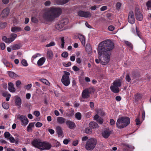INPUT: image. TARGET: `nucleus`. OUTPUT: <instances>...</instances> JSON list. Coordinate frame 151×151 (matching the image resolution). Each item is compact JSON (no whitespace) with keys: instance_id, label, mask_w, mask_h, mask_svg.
<instances>
[{"instance_id":"obj_16","label":"nucleus","mask_w":151,"mask_h":151,"mask_svg":"<svg viewBox=\"0 0 151 151\" xmlns=\"http://www.w3.org/2000/svg\"><path fill=\"white\" fill-rule=\"evenodd\" d=\"M111 133V131L109 129H107L102 132V136L104 138H107L109 137Z\"/></svg>"},{"instance_id":"obj_56","label":"nucleus","mask_w":151,"mask_h":151,"mask_svg":"<svg viewBox=\"0 0 151 151\" xmlns=\"http://www.w3.org/2000/svg\"><path fill=\"white\" fill-rule=\"evenodd\" d=\"M9 141L11 143H13L15 142V139L12 136L10 137L9 138Z\"/></svg>"},{"instance_id":"obj_36","label":"nucleus","mask_w":151,"mask_h":151,"mask_svg":"<svg viewBox=\"0 0 151 151\" xmlns=\"http://www.w3.org/2000/svg\"><path fill=\"white\" fill-rule=\"evenodd\" d=\"M122 145L124 146L125 147H127L128 148V150H132L134 149V147L131 145H129L123 144H122Z\"/></svg>"},{"instance_id":"obj_49","label":"nucleus","mask_w":151,"mask_h":151,"mask_svg":"<svg viewBox=\"0 0 151 151\" xmlns=\"http://www.w3.org/2000/svg\"><path fill=\"white\" fill-rule=\"evenodd\" d=\"M135 121L136 122V124L137 125H138L140 124V121L139 120V117H137L136 119H135Z\"/></svg>"},{"instance_id":"obj_10","label":"nucleus","mask_w":151,"mask_h":151,"mask_svg":"<svg viewBox=\"0 0 151 151\" xmlns=\"http://www.w3.org/2000/svg\"><path fill=\"white\" fill-rule=\"evenodd\" d=\"M128 21L129 22L133 24L135 22V18L133 11H131L129 12L128 17Z\"/></svg>"},{"instance_id":"obj_41","label":"nucleus","mask_w":151,"mask_h":151,"mask_svg":"<svg viewBox=\"0 0 151 151\" xmlns=\"http://www.w3.org/2000/svg\"><path fill=\"white\" fill-rule=\"evenodd\" d=\"M2 106L5 109H7L9 108V105L5 103H3L2 104Z\"/></svg>"},{"instance_id":"obj_39","label":"nucleus","mask_w":151,"mask_h":151,"mask_svg":"<svg viewBox=\"0 0 151 151\" xmlns=\"http://www.w3.org/2000/svg\"><path fill=\"white\" fill-rule=\"evenodd\" d=\"M75 117L77 119L80 120L81 117V114L79 112H77L75 114Z\"/></svg>"},{"instance_id":"obj_11","label":"nucleus","mask_w":151,"mask_h":151,"mask_svg":"<svg viewBox=\"0 0 151 151\" xmlns=\"http://www.w3.org/2000/svg\"><path fill=\"white\" fill-rule=\"evenodd\" d=\"M17 119L21 121L22 125H24L25 126L28 122V120L27 117L23 115H19L17 117Z\"/></svg>"},{"instance_id":"obj_13","label":"nucleus","mask_w":151,"mask_h":151,"mask_svg":"<svg viewBox=\"0 0 151 151\" xmlns=\"http://www.w3.org/2000/svg\"><path fill=\"white\" fill-rule=\"evenodd\" d=\"M10 12L9 9L8 8H6L4 9L1 14V16L2 18H4L7 17Z\"/></svg>"},{"instance_id":"obj_20","label":"nucleus","mask_w":151,"mask_h":151,"mask_svg":"<svg viewBox=\"0 0 151 151\" xmlns=\"http://www.w3.org/2000/svg\"><path fill=\"white\" fill-rule=\"evenodd\" d=\"M78 37L82 44L83 46H84L85 45V37L83 35L80 34L78 35Z\"/></svg>"},{"instance_id":"obj_58","label":"nucleus","mask_w":151,"mask_h":151,"mask_svg":"<svg viewBox=\"0 0 151 151\" xmlns=\"http://www.w3.org/2000/svg\"><path fill=\"white\" fill-rule=\"evenodd\" d=\"M146 6L148 7L151 8V0H149L146 3Z\"/></svg>"},{"instance_id":"obj_43","label":"nucleus","mask_w":151,"mask_h":151,"mask_svg":"<svg viewBox=\"0 0 151 151\" xmlns=\"http://www.w3.org/2000/svg\"><path fill=\"white\" fill-rule=\"evenodd\" d=\"M2 40L6 43H10L9 38H7L5 36L2 37Z\"/></svg>"},{"instance_id":"obj_21","label":"nucleus","mask_w":151,"mask_h":151,"mask_svg":"<svg viewBox=\"0 0 151 151\" xmlns=\"http://www.w3.org/2000/svg\"><path fill=\"white\" fill-rule=\"evenodd\" d=\"M22 30V29L21 27L17 26L12 27L11 29V31L13 32H17Z\"/></svg>"},{"instance_id":"obj_61","label":"nucleus","mask_w":151,"mask_h":151,"mask_svg":"<svg viewBox=\"0 0 151 151\" xmlns=\"http://www.w3.org/2000/svg\"><path fill=\"white\" fill-rule=\"evenodd\" d=\"M78 143V140H76L73 141V145L74 146L77 145Z\"/></svg>"},{"instance_id":"obj_53","label":"nucleus","mask_w":151,"mask_h":151,"mask_svg":"<svg viewBox=\"0 0 151 151\" xmlns=\"http://www.w3.org/2000/svg\"><path fill=\"white\" fill-rule=\"evenodd\" d=\"M121 6V4L119 2H117L116 3V9L118 10H119V9Z\"/></svg>"},{"instance_id":"obj_2","label":"nucleus","mask_w":151,"mask_h":151,"mask_svg":"<svg viewBox=\"0 0 151 151\" xmlns=\"http://www.w3.org/2000/svg\"><path fill=\"white\" fill-rule=\"evenodd\" d=\"M62 12V10L60 8L52 7L45 10L43 14V17L46 20L52 21L60 16Z\"/></svg>"},{"instance_id":"obj_42","label":"nucleus","mask_w":151,"mask_h":151,"mask_svg":"<svg viewBox=\"0 0 151 151\" xmlns=\"http://www.w3.org/2000/svg\"><path fill=\"white\" fill-rule=\"evenodd\" d=\"M142 98V95L140 93H137L135 95V99L137 100L140 99Z\"/></svg>"},{"instance_id":"obj_27","label":"nucleus","mask_w":151,"mask_h":151,"mask_svg":"<svg viewBox=\"0 0 151 151\" xmlns=\"http://www.w3.org/2000/svg\"><path fill=\"white\" fill-rule=\"evenodd\" d=\"M17 35L16 34L12 33L10 36V37L9 38V42L11 43L13 42L17 37Z\"/></svg>"},{"instance_id":"obj_25","label":"nucleus","mask_w":151,"mask_h":151,"mask_svg":"<svg viewBox=\"0 0 151 151\" xmlns=\"http://www.w3.org/2000/svg\"><path fill=\"white\" fill-rule=\"evenodd\" d=\"M89 126L90 127L94 129L98 128L99 126L96 122H92L89 123Z\"/></svg>"},{"instance_id":"obj_57","label":"nucleus","mask_w":151,"mask_h":151,"mask_svg":"<svg viewBox=\"0 0 151 151\" xmlns=\"http://www.w3.org/2000/svg\"><path fill=\"white\" fill-rule=\"evenodd\" d=\"M31 20L33 22L35 23H37L38 21L37 19L36 18L34 17H32V18Z\"/></svg>"},{"instance_id":"obj_54","label":"nucleus","mask_w":151,"mask_h":151,"mask_svg":"<svg viewBox=\"0 0 151 151\" xmlns=\"http://www.w3.org/2000/svg\"><path fill=\"white\" fill-rule=\"evenodd\" d=\"M125 79L127 82H129L130 81L131 79L129 75V74H127V75L125 77Z\"/></svg>"},{"instance_id":"obj_46","label":"nucleus","mask_w":151,"mask_h":151,"mask_svg":"<svg viewBox=\"0 0 151 151\" xmlns=\"http://www.w3.org/2000/svg\"><path fill=\"white\" fill-rule=\"evenodd\" d=\"M68 54L67 52H64L62 54L61 56L63 57L66 58L68 57Z\"/></svg>"},{"instance_id":"obj_37","label":"nucleus","mask_w":151,"mask_h":151,"mask_svg":"<svg viewBox=\"0 0 151 151\" xmlns=\"http://www.w3.org/2000/svg\"><path fill=\"white\" fill-rule=\"evenodd\" d=\"M7 25L6 22H0V29H2L6 27Z\"/></svg>"},{"instance_id":"obj_30","label":"nucleus","mask_w":151,"mask_h":151,"mask_svg":"<svg viewBox=\"0 0 151 151\" xmlns=\"http://www.w3.org/2000/svg\"><path fill=\"white\" fill-rule=\"evenodd\" d=\"M53 57V53L52 51L49 50L47 52V58L49 60L51 59Z\"/></svg>"},{"instance_id":"obj_12","label":"nucleus","mask_w":151,"mask_h":151,"mask_svg":"<svg viewBox=\"0 0 151 151\" xmlns=\"http://www.w3.org/2000/svg\"><path fill=\"white\" fill-rule=\"evenodd\" d=\"M42 145L41 149L42 150H49L52 147V145L51 144L48 142H42Z\"/></svg>"},{"instance_id":"obj_34","label":"nucleus","mask_w":151,"mask_h":151,"mask_svg":"<svg viewBox=\"0 0 151 151\" xmlns=\"http://www.w3.org/2000/svg\"><path fill=\"white\" fill-rule=\"evenodd\" d=\"M86 50L87 52H89L92 50V48L91 45L88 43L86 45Z\"/></svg>"},{"instance_id":"obj_38","label":"nucleus","mask_w":151,"mask_h":151,"mask_svg":"<svg viewBox=\"0 0 151 151\" xmlns=\"http://www.w3.org/2000/svg\"><path fill=\"white\" fill-rule=\"evenodd\" d=\"M35 123H30L29 125L27 126V131L29 132L31 128L33 127L34 126Z\"/></svg>"},{"instance_id":"obj_5","label":"nucleus","mask_w":151,"mask_h":151,"mask_svg":"<svg viewBox=\"0 0 151 151\" xmlns=\"http://www.w3.org/2000/svg\"><path fill=\"white\" fill-rule=\"evenodd\" d=\"M64 73L65 74L62 76L61 81L65 86H67L70 83L69 77L68 76L70 74L69 72L65 71H64Z\"/></svg>"},{"instance_id":"obj_51","label":"nucleus","mask_w":151,"mask_h":151,"mask_svg":"<svg viewBox=\"0 0 151 151\" xmlns=\"http://www.w3.org/2000/svg\"><path fill=\"white\" fill-rule=\"evenodd\" d=\"M98 113L101 116H104L105 115L104 112L101 109L99 110Z\"/></svg>"},{"instance_id":"obj_63","label":"nucleus","mask_w":151,"mask_h":151,"mask_svg":"<svg viewBox=\"0 0 151 151\" xmlns=\"http://www.w3.org/2000/svg\"><path fill=\"white\" fill-rule=\"evenodd\" d=\"M34 114L37 117L38 116L40 115L39 112L37 111H35L34 112Z\"/></svg>"},{"instance_id":"obj_60","label":"nucleus","mask_w":151,"mask_h":151,"mask_svg":"<svg viewBox=\"0 0 151 151\" xmlns=\"http://www.w3.org/2000/svg\"><path fill=\"white\" fill-rule=\"evenodd\" d=\"M1 49L2 50H4L5 48V45L4 43H1L0 44Z\"/></svg>"},{"instance_id":"obj_4","label":"nucleus","mask_w":151,"mask_h":151,"mask_svg":"<svg viewBox=\"0 0 151 151\" xmlns=\"http://www.w3.org/2000/svg\"><path fill=\"white\" fill-rule=\"evenodd\" d=\"M97 143V140L94 138L88 139L85 145V148L87 150H92L95 147Z\"/></svg>"},{"instance_id":"obj_33","label":"nucleus","mask_w":151,"mask_h":151,"mask_svg":"<svg viewBox=\"0 0 151 151\" xmlns=\"http://www.w3.org/2000/svg\"><path fill=\"white\" fill-rule=\"evenodd\" d=\"M132 77L134 78H137L140 76V74L138 72L133 71L132 73Z\"/></svg>"},{"instance_id":"obj_44","label":"nucleus","mask_w":151,"mask_h":151,"mask_svg":"<svg viewBox=\"0 0 151 151\" xmlns=\"http://www.w3.org/2000/svg\"><path fill=\"white\" fill-rule=\"evenodd\" d=\"M124 42L127 45V46H129L131 49H132V44L130 42L126 41H124Z\"/></svg>"},{"instance_id":"obj_59","label":"nucleus","mask_w":151,"mask_h":151,"mask_svg":"<svg viewBox=\"0 0 151 151\" xmlns=\"http://www.w3.org/2000/svg\"><path fill=\"white\" fill-rule=\"evenodd\" d=\"M108 29L110 31H113L114 29V26L110 25L108 27Z\"/></svg>"},{"instance_id":"obj_24","label":"nucleus","mask_w":151,"mask_h":151,"mask_svg":"<svg viewBox=\"0 0 151 151\" xmlns=\"http://www.w3.org/2000/svg\"><path fill=\"white\" fill-rule=\"evenodd\" d=\"M57 121L59 124H62L65 123L66 119L63 117H58L57 118Z\"/></svg>"},{"instance_id":"obj_18","label":"nucleus","mask_w":151,"mask_h":151,"mask_svg":"<svg viewBox=\"0 0 151 151\" xmlns=\"http://www.w3.org/2000/svg\"><path fill=\"white\" fill-rule=\"evenodd\" d=\"M110 89L111 91L114 93H118L120 91V89L119 87L113 85L112 86H110Z\"/></svg>"},{"instance_id":"obj_22","label":"nucleus","mask_w":151,"mask_h":151,"mask_svg":"<svg viewBox=\"0 0 151 151\" xmlns=\"http://www.w3.org/2000/svg\"><path fill=\"white\" fill-rule=\"evenodd\" d=\"M8 89L11 92H14L15 91V88L14 87L13 84L11 82L8 83Z\"/></svg>"},{"instance_id":"obj_26","label":"nucleus","mask_w":151,"mask_h":151,"mask_svg":"<svg viewBox=\"0 0 151 151\" xmlns=\"http://www.w3.org/2000/svg\"><path fill=\"white\" fill-rule=\"evenodd\" d=\"M22 47V44L19 43L18 44H14L12 46V49L13 50H17L19 49Z\"/></svg>"},{"instance_id":"obj_64","label":"nucleus","mask_w":151,"mask_h":151,"mask_svg":"<svg viewBox=\"0 0 151 151\" xmlns=\"http://www.w3.org/2000/svg\"><path fill=\"white\" fill-rule=\"evenodd\" d=\"M50 4L51 2L50 1H47L45 2V6H48L50 5Z\"/></svg>"},{"instance_id":"obj_8","label":"nucleus","mask_w":151,"mask_h":151,"mask_svg":"<svg viewBox=\"0 0 151 151\" xmlns=\"http://www.w3.org/2000/svg\"><path fill=\"white\" fill-rule=\"evenodd\" d=\"M78 14L79 16L85 18H89L91 17V13L88 11L85 12L80 10L78 11Z\"/></svg>"},{"instance_id":"obj_45","label":"nucleus","mask_w":151,"mask_h":151,"mask_svg":"<svg viewBox=\"0 0 151 151\" xmlns=\"http://www.w3.org/2000/svg\"><path fill=\"white\" fill-rule=\"evenodd\" d=\"M40 81L43 83L46 84V85H48V84H49V82L45 79H40Z\"/></svg>"},{"instance_id":"obj_3","label":"nucleus","mask_w":151,"mask_h":151,"mask_svg":"<svg viewBox=\"0 0 151 151\" xmlns=\"http://www.w3.org/2000/svg\"><path fill=\"white\" fill-rule=\"evenodd\" d=\"M130 123V119L127 117L119 118L117 120L116 125L119 128H122L126 127Z\"/></svg>"},{"instance_id":"obj_15","label":"nucleus","mask_w":151,"mask_h":151,"mask_svg":"<svg viewBox=\"0 0 151 151\" xmlns=\"http://www.w3.org/2000/svg\"><path fill=\"white\" fill-rule=\"evenodd\" d=\"M56 131L59 137H63L62 135L63 133L62 129L59 126H58L56 128Z\"/></svg>"},{"instance_id":"obj_6","label":"nucleus","mask_w":151,"mask_h":151,"mask_svg":"<svg viewBox=\"0 0 151 151\" xmlns=\"http://www.w3.org/2000/svg\"><path fill=\"white\" fill-rule=\"evenodd\" d=\"M94 90L93 88H90L89 89H86L83 91L82 93V97L83 98L87 99L90 96V93L91 92H94Z\"/></svg>"},{"instance_id":"obj_48","label":"nucleus","mask_w":151,"mask_h":151,"mask_svg":"<svg viewBox=\"0 0 151 151\" xmlns=\"http://www.w3.org/2000/svg\"><path fill=\"white\" fill-rule=\"evenodd\" d=\"M136 27V33L137 35L140 38H141L140 37V32L139 30V29H138L136 25L135 26Z\"/></svg>"},{"instance_id":"obj_31","label":"nucleus","mask_w":151,"mask_h":151,"mask_svg":"<svg viewBox=\"0 0 151 151\" xmlns=\"http://www.w3.org/2000/svg\"><path fill=\"white\" fill-rule=\"evenodd\" d=\"M70 0H56V3L60 5H63L68 2Z\"/></svg>"},{"instance_id":"obj_47","label":"nucleus","mask_w":151,"mask_h":151,"mask_svg":"<svg viewBox=\"0 0 151 151\" xmlns=\"http://www.w3.org/2000/svg\"><path fill=\"white\" fill-rule=\"evenodd\" d=\"M21 63L22 65L24 66H27L28 65L27 61L25 59H23Z\"/></svg>"},{"instance_id":"obj_23","label":"nucleus","mask_w":151,"mask_h":151,"mask_svg":"<svg viewBox=\"0 0 151 151\" xmlns=\"http://www.w3.org/2000/svg\"><path fill=\"white\" fill-rule=\"evenodd\" d=\"M66 24V23H65L63 20H62L60 23L56 25V27L57 29H59L62 28L64 25Z\"/></svg>"},{"instance_id":"obj_17","label":"nucleus","mask_w":151,"mask_h":151,"mask_svg":"<svg viewBox=\"0 0 151 151\" xmlns=\"http://www.w3.org/2000/svg\"><path fill=\"white\" fill-rule=\"evenodd\" d=\"M94 119L96 121L100 124H102L103 123V119L101 117H99L98 114H96L94 116Z\"/></svg>"},{"instance_id":"obj_35","label":"nucleus","mask_w":151,"mask_h":151,"mask_svg":"<svg viewBox=\"0 0 151 151\" xmlns=\"http://www.w3.org/2000/svg\"><path fill=\"white\" fill-rule=\"evenodd\" d=\"M90 128V127L86 128L85 129V132L87 134H91L92 132V130Z\"/></svg>"},{"instance_id":"obj_19","label":"nucleus","mask_w":151,"mask_h":151,"mask_svg":"<svg viewBox=\"0 0 151 151\" xmlns=\"http://www.w3.org/2000/svg\"><path fill=\"white\" fill-rule=\"evenodd\" d=\"M15 104L16 105L18 106V108H20L21 104V100L20 97H17L16 98Z\"/></svg>"},{"instance_id":"obj_40","label":"nucleus","mask_w":151,"mask_h":151,"mask_svg":"<svg viewBox=\"0 0 151 151\" xmlns=\"http://www.w3.org/2000/svg\"><path fill=\"white\" fill-rule=\"evenodd\" d=\"M4 137L7 138V139H9V138L11 137V134L10 133L8 132H5L4 134Z\"/></svg>"},{"instance_id":"obj_52","label":"nucleus","mask_w":151,"mask_h":151,"mask_svg":"<svg viewBox=\"0 0 151 151\" xmlns=\"http://www.w3.org/2000/svg\"><path fill=\"white\" fill-rule=\"evenodd\" d=\"M55 43L54 42H51L48 44H47L46 45V47H48L50 46H53L55 45Z\"/></svg>"},{"instance_id":"obj_7","label":"nucleus","mask_w":151,"mask_h":151,"mask_svg":"<svg viewBox=\"0 0 151 151\" xmlns=\"http://www.w3.org/2000/svg\"><path fill=\"white\" fill-rule=\"evenodd\" d=\"M134 12L137 20L139 21H142L143 19V15L139 8L136 7L135 8Z\"/></svg>"},{"instance_id":"obj_29","label":"nucleus","mask_w":151,"mask_h":151,"mask_svg":"<svg viewBox=\"0 0 151 151\" xmlns=\"http://www.w3.org/2000/svg\"><path fill=\"white\" fill-rule=\"evenodd\" d=\"M45 61V58L44 57H42L40 58L38 60L37 64L39 66L42 65Z\"/></svg>"},{"instance_id":"obj_62","label":"nucleus","mask_w":151,"mask_h":151,"mask_svg":"<svg viewBox=\"0 0 151 151\" xmlns=\"http://www.w3.org/2000/svg\"><path fill=\"white\" fill-rule=\"evenodd\" d=\"M73 69L75 71H77L80 70L76 66H74L73 67Z\"/></svg>"},{"instance_id":"obj_50","label":"nucleus","mask_w":151,"mask_h":151,"mask_svg":"<svg viewBox=\"0 0 151 151\" xmlns=\"http://www.w3.org/2000/svg\"><path fill=\"white\" fill-rule=\"evenodd\" d=\"M61 47L63 48L64 47V45L65 43L64 38V37H62L61 38Z\"/></svg>"},{"instance_id":"obj_1","label":"nucleus","mask_w":151,"mask_h":151,"mask_svg":"<svg viewBox=\"0 0 151 151\" xmlns=\"http://www.w3.org/2000/svg\"><path fill=\"white\" fill-rule=\"evenodd\" d=\"M114 47V44L110 40H107L100 43L98 46V52L100 56L99 58L102 64H107L109 62L111 51Z\"/></svg>"},{"instance_id":"obj_28","label":"nucleus","mask_w":151,"mask_h":151,"mask_svg":"<svg viewBox=\"0 0 151 151\" xmlns=\"http://www.w3.org/2000/svg\"><path fill=\"white\" fill-rule=\"evenodd\" d=\"M113 85L118 87H120L121 86V82L120 79L115 80L113 83Z\"/></svg>"},{"instance_id":"obj_55","label":"nucleus","mask_w":151,"mask_h":151,"mask_svg":"<svg viewBox=\"0 0 151 151\" xmlns=\"http://www.w3.org/2000/svg\"><path fill=\"white\" fill-rule=\"evenodd\" d=\"M21 84V82L19 80L17 81L16 82V86L17 87H19V86Z\"/></svg>"},{"instance_id":"obj_32","label":"nucleus","mask_w":151,"mask_h":151,"mask_svg":"<svg viewBox=\"0 0 151 151\" xmlns=\"http://www.w3.org/2000/svg\"><path fill=\"white\" fill-rule=\"evenodd\" d=\"M8 73L10 77L13 78H16L18 76L13 72L8 71Z\"/></svg>"},{"instance_id":"obj_9","label":"nucleus","mask_w":151,"mask_h":151,"mask_svg":"<svg viewBox=\"0 0 151 151\" xmlns=\"http://www.w3.org/2000/svg\"><path fill=\"white\" fill-rule=\"evenodd\" d=\"M42 142L37 139H34L31 143L32 145L34 147L41 149Z\"/></svg>"},{"instance_id":"obj_14","label":"nucleus","mask_w":151,"mask_h":151,"mask_svg":"<svg viewBox=\"0 0 151 151\" xmlns=\"http://www.w3.org/2000/svg\"><path fill=\"white\" fill-rule=\"evenodd\" d=\"M65 123L68 128L70 129H73L76 127L75 123L70 120L66 121Z\"/></svg>"}]
</instances>
